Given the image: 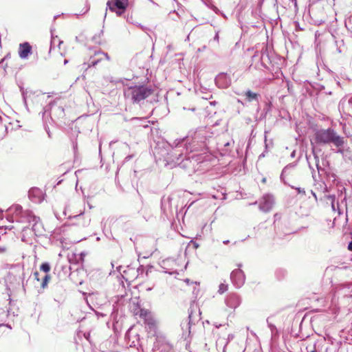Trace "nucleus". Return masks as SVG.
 Returning <instances> with one entry per match:
<instances>
[{"label":"nucleus","instance_id":"40","mask_svg":"<svg viewBox=\"0 0 352 352\" xmlns=\"http://www.w3.org/2000/svg\"><path fill=\"white\" fill-rule=\"evenodd\" d=\"M128 336H129V331L126 333L125 337H126V338H128Z\"/></svg>","mask_w":352,"mask_h":352},{"label":"nucleus","instance_id":"17","mask_svg":"<svg viewBox=\"0 0 352 352\" xmlns=\"http://www.w3.org/2000/svg\"><path fill=\"white\" fill-rule=\"evenodd\" d=\"M10 211L13 212L16 216L21 215L23 212L22 207L19 205H15L10 208Z\"/></svg>","mask_w":352,"mask_h":352},{"label":"nucleus","instance_id":"32","mask_svg":"<svg viewBox=\"0 0 352 352\" xmlns=\"http://www.w3.org/2000/svg\"><path fill=\"white\" fill-rule=\"evenodd\" d=\"M214 39L215 41H217V42L219 41V34H218V33H217V34H215V36H214Z\"/></svg>","mask_w":352,"mask_h":352},{"label":"nucleus","instance_id":"1","mask_svg":"<svg viewBox=\"0 0 352 352\" xmlns=\"http://www.w3.org/2000/svg\"><path fill=\"white\" fill-rule=\"evenodd\" d=\"M154 92L151 86L139 85L131 86L124 89V96L133 103L140 104Z\"/></svg>","mask_w":352,"mask_h":352},{"label":"nucleus","instance_id":"28","mask_svg":"<svg viewBox=\"0 0 352 352\" xmlns=\"http://www.w3.org/2000/svg\"><path fill=\"white\" fill-rule=\"evenodd\" d=\"M33 276H34V278H35L37 281H38V282H39V281L41 280V279H40V278H39V273H38V272H34Z\"/></svg>","mask_w":352,"mask_h":352},{"label":"nucleus","instance_id":"9","mask_svg":"<svg viewBox=\"0 0 352 352\" xmlns=\"http://www.w3.org/2000/svg\"><path fill=\"white\" fill-rule=\"evenodd\" d=\"M240 296L236 294H229L225 298L226 306L230 309H235L241 305Z\"/></svg>","mask_w":352,"mask_h":352},{"label":"nucleus","instance_id":"3","mask_svg":"<svg viewBox=\"0 0 352 352\" xmlns=\"http://www.w3.org/2000/svg\"><path fill=\"white\" fill-rule=\"evenodd\" d=\"M316 142L322 144H333L336 147L342 146L344 143L343 137L337 134L331 128L327 129H320L315 133Z\"/></svg>","mask_w":352,"mask_h":352},{"label":"nucleus","instance_id":"27","mask_svg":"<svg viewBox=\"0 0 352 352\" xmlns=\"http://www.w3.org/2000/svg\"><path fill=\"white\" fill-rule=\"evenodd\" d=\"M29 94L30 93L28 91H23V93H22L25 104H26L27 98L28 97Z\"/></svg>","mask_w":352,"mask_h":352},{"label":"nucleus","instance_id":"36","mask_svg":"<svg viewBox=\"0 0 352 352\" xmlns=\"http://www.w3.org/2000/svg\"><path fill=\"white\" fill-rule=\"evenodd\" d=\"M311 192L312 195L315 197V199H317V196H316V193L313 190H311Z\"/></svg>","mask_w":352,"mask_h":352},{"label":"nucleus","instance_id":"18","mask_svg":"<svg viewBox=\"0 0 352 352\" xmlns=\"http://www.w3.org/2000/svg\"><path fill=\"white\" fill-rule=\"evenodd\" d=\"M28 221L29 222H31V221H33L34 223L32 226V228L34 230H35V227L37 226V224H38V221H39V218L34 216L31 213H28Z\"/></svg>","mask_w":352,"mask_h":352},{"label":"nucleus","instance_id":"23","mask_svg":"<svg viewBox=\"0 0 352 352\" xmlns=\"http://www.w3.org/2000/svg\"><path fill=\"white\" fill-rule=\"evenodd\" d=\"M228 285L226 284H224V283H221L219 285V294H223L225 292H226L228 290Z\"/></svg>","mask_w":352,"mask_h":352},{"label":"nucleus","instance_id":"44","mask_svg":"<svg viewBox=\"0 0 352 352\" xmlns=\"http://www.w3.org/2000/svg\"><path fill=\"white\" fill-rule=\"evenodd\" d=\"M311 352H316V351L314 350V351H311Z\"/></svg>","mask_w":352,"mask_h":352},{"label":"nucleus","instance_id":"13","mask_svg":"<svg viewBox=\"0 0 352 352\" xmlns=\"http://www.w3.org/2000/svg\"><path fill=\"white\" fill-rule=\"evenodd\" d=\"M145 324V328L148 332V333L151 336H154L157 333V322L156 320L154 319L147 322Z\"/></svg>","mask_w":352,"mask_h":352},{"label":"nucleus","instance_id":"29","mask_svg":"<svg viewBox=\"0 0 352 352\" xmlns=\"http://www.w3.org/2000/svg\"><path fill=\"white\" fill-rule=\"evenodd\" d=\"M35 192H39V191L38 190H30L29 192V197L30 198H32V196L33 195L34 193Z\"/></svg>","mask_w":352,"mask_h":352},{"label":"nucleus","instance_id":"2","mask_svg":"<svg viewBox=\"0 0 352 352\" xmlns=\"http://www.w3.org/2000/svg\"><path fill=\"white\" fill-rule=\"evenodd\" d=\"M185 141L184 139L179 140V143L176 144L175 148L173 151V155L176 157L175 163L179 166L181 168H189V162H192V160L198 161L199 155H192L191 157L189 156V145H179L180 143H183Z\"/></svg>","mask_w":352,"mask_h":352},{"label":"nucleus","instance_id":"10","mask_svg":"<svg viewBox=\"0 0 352 352\" xmlns=\"http://www.w3.org/2000/svg\"><path fill=\"white\" fill-rule=\"evenodd\" d=\"M106 59L107 60H109V56L107 53H104L101 51H98L95 52L94 56H91L90 59L87 63L88 66L87 67H90L91 66L94 67L97 65L100 61L102 60Z\"/></svg>","mask_w":352,"mask_h":352},{"label":"nucleus","instance_id":"31","mask_svg":"<svg viewBox=\"0 0 352 352\" xmlns=\"http://www.w3.org/2000/svg\"><path fill=\"white\" fill-rule=\"evenodd\" d=\"M348 249H349L350 251H352V241L349 243V245H348Z\"/></svg>","mask_w":352,"mask_h":352},{"label":"nucleus","instance_id":"43","mask_svg":"<svg viewBox=\"0 0 352 352\" xmlns=\"http://www.w3.org/2000/svg\"><path fill=\"white\" fill-rule=\"evenodd\" d=\"M66 63H67V60H65V64H66Z\"/></svg>","mask_w":352,"mask_h":352},{"label":"nucleus","instance_id":"34","mask_svg":"<svg viewBox=\"0 0 352 352\" xmlns=\"http://www.w3.org/2000/svg\"><path fill=\"white\" fill-rule=\"evenodd\" d=\"M136 346L135 343L134 341H133L131 344H130V346L131 347H135Z\"/></svg>","mask_w":352,"mask_h":352},{"label":"nucleus","instance_id":"22","mask_svg":"<svg viewBox=\"0 0 352 352\" xmlns=\"http://www.w3.org/2000/svg\"><path fill=\"white\" fill-rule=\"evenodd\" d=\"M51 267L48 263H43L40 267V270L45 273L50 271Z\"/></svg>","mask_w":352,"mask_h":352},{"label":"nucleus","instance_id":"19","mask_svg":"<svg viewBox=\"0 0 352 352\" xmlns=\"http://www.w3.org/2000/svg\"><path fill=\"white\" fill-rule=\"evenodd\" d=\"M190 318H191V316L189 315V316H188L189 321H187V320H186L185 322H182L181 326H182V329L184 331H185L186 332H188V333L190 332L189 329H190Z\"/></svg>","mask_w":352,"mask_h":352},{"label":"nucleus","instance_id":"12","mask_svg":"<svg viewBox=\"0 0 352 352\" xmlns=\"http://www.w3.org/2000/svg\"><path fill=\"white\" fill-rule=\"evenodd\" d=\"M216 84L221 88L228 87L230 83V79H228L226 74H221L215 78Z\"/></svg>","mask_w":352,"mask_h":352},{"label":"nucleus","instance_id":"33","mask_svg":"<svg viewBox=\"0 0 352 352\" xmlns=\"http://www.w3.org/2000/svg\"><path fill=\"white\" fill-rule=\"evenodd\" d=\"M49 138H51V133L49 129H45Z\"/></svg>","mask_w":352,"mask_h":352},{"label":"nucleus","instance_id":"15","mask_svg":"<svg viewBox=\"0 0 352 352\" xmlns=\"http://www.w3.org/2000/svg\"><path fill=\"white\" fill-rule=\"evenodd\" d=\"M0 254L6 256H11L12 251L10 248L6 244L0 243Z\"/></svg>","mask_w":352,"mask_h":352},{"label":"nucleus","instance_id":"8","mask_svg":"<svg viewBox=\"0 0 352 352\" xmlns=\"http://www.w3.org/2000/svg\"><path fill=\"white\" fill-rule=\"evenodd\" d=\"M274 204V199L273 196L265 195L259 204V209L264 212H267L272 208Z\"/></svg>","mask_w":352,"mask_h":352},{"label":"nucleus","instance_id":"14","mask_svg":"<svg viewBox=\"0 0 352 352\" xmlns=\"http://www.w3.org/2000/svg\"><path fill=\"white\" fill-rule=\"evenodd\" d=\"M135 315L138 316L143 320H145L146 318L153 316L152 313L146 309H140V311L135 314Z\"/></svg>","mask_w":352,"mask_h":352},{"label":"nucleus","instance_id":"39","mask_svg":"<svg viewBox=\"0 0 352 352\" xmlns=\"http://www.w3.org/2000/svg\"><path fill=\"white\" fill-rule=\"evenodd\" d=\"M151 289H152V287H148V288L146 289V291H151Z\"/></svg>","mask_w":352,"mask_h":352},{"label":"nucleus","instance_id":"25","mask_svg":"<svg viewBox=\"0 0 352 352\" xmlns=\"http://www.w3.org/2000/svg\"><path fill=\"white\" fill-rule=\"evenodd\" d=\"M314 158L316 160V166L317 167L318 171L320 173V170H323L319 166V158L316 155H314Z\"/></svg>","mask_w":352,"mask_h":352},{"label":"nucleus","instance_id":"41","mask_svg":"<svg viewBox=\"0 0 352 352\" xmlns=\"http://www.w3.org/2000/svg\"><path fill=\"white\" fill-rule=\"evenodd\" d=\"M349 102H350V103H352V98H351V99L349 100Z\"/></svg>","mask_w":352,"mask_h":352},{"label":"nucleus","instance_id":"6","mask_svg":"<svg viewBox=\"0 0 352 352\" xmlns=\"http://www.w3.org/2000/svg\"><path fill=\"white\" fill-rule=\"evenodd\" d=\"M253 62H259L261 65L265 68L270 62V56L267 46H263L261 51H256L252 56Z\"/></svg>","mask_w":352,"mask_h":352},{"label":"nucleus","instance_id":"37","mask_svg":"<svg viewBox=\"0 0 352 352\" xmlns=\"http://www.w3.org/2000/svg\"><path fill=\"white\" fill-rule=\"evenodd\" d=\"M213 10L216 13H217V12L219 11V10L216 7H214Z\"/></svg>","mask_w":352,"mask_h":352},{"label":"nucleus","instance_id":"7","mask_svg":"<svg viewBox=\"0 0 352 352\" xmlns=\"http://www.w3.org/2000/svg\"><path fill=\"white\" fill-rule=\"evenodd\" d=\"M208 132L205 129H201L197 131L192 137L193 147L195 146V143H201L200 148L206 146V140L208 139Z\"/></svg>","mask_w":352,"mask_h":352},{"label":"nucleus","instance_id":"26","mask_svg":"<svg viewBox=\"0 0 352 352\" xmlns=\"http://www.w3.org/2000/svg\"><path fill=\"white\" fill-rule=\"evenodd\" d=\"M267 322L268 324V327H270L271 331L273 333L275 330H276V328L275 327V325H274L273 324L270 323L269 322V320L267 319Z\"/></svg>","mask_w":352,"mask_h":352},{"label":"nucleus","instance_id":"35","mask_svg":"<svg viewBox=\"0 0 352 352\" xmlns=\"http://www.w3.org/2000/svg\"><path fill=\"white\" fill-rule=\"evenodd\" d=\"M331 207L333 210H335V204H334V199L332 201L331 203Z\"/></svg>","mask_w":352,"mask_h":352},{"label":"nucleus","instance_id":"16","mask_svg":"<svg viewBox=\"0 0 352 352\" xmlns=\"http://www.w3.org/2000/svg\"><path fill=\"white\" fill-rule=\"evenodd\" d=\"M248 102H252L253 100H258V94L254 92H252L250 90H248L244 94Z\"/></svg>","mask_w":352,"mask_h":352},{"label":"nucleus","instance_id":"30","mask_svg":"<svg viewBox=\"0 0 352 352\" xmlns=\"http://www.w3.org/2000/svg\"><path fill=\"white\" fill-rule=\"evenodd\" d=\"M153 319H154L153 316H151V317H150V318H146L145 320H144V323L145 324V323H146L147 322H148V321H150V320H153Z\"/></svg>","mask_w":352,"mask_h":352},{"label":"nucleus","instance_id":"5","mask_svg":"<svg viewBox=\"0 0 352 352\" xmlns=\"http://www.w3.org/2000/svg\"><path fill=\"white\" fill-rule=\"evenodd\" d=\"M238 269L234 270L230 274V279L234 285L237 287H241L245 283V276L244 272L240 269L242 267L241 263L237 264Z\"/></svg>","mask_w":352,"mask_h":352},{"label":"nucleus","instance_id":"38","mask_svg":"<svg viewBox=\"0 0 352 352\" xmlns=\"http://www.w3.org/2000/svg\"><path fill=\"white\" fill-rule=\"evenodd\" d=\"M224 244H228L229 243V241L228 240H226V241H223V242Z\"/></svg>","mask_w":352,"mask_h":352},{"label":"nucleus","instance_id":"11","mask_svg":"<svg viewBox=\"0 0 352 352\" xmlns=\"http://www.w3.org/2000/svg\"><path fill=\"white\" fill-rule=\"evenodd\" d=\"M32 53L31 45L25 42L19 45V55L22 59H25Z\"/></svg>","mask_w":352,"mask_h":352},{"label":"nucleus","instance_id":"20","mask_svg":"<svg viewBox=\"0 0 352 352\" xmlns=\"http://www.w3.org/2000/svg\"><path fill=\"white\" fill-rule=\"evenodd\" d=\"M338 151L337 153L341 154L342 156H346V153L349 151V147H345L344 144L342 146L337 147Z\"/></svg>","mask_w":352,"mask_h":352},{"label":"nucleus","instance_id":"24","mask_svg":"<svg viewBox=\"0 0 352 352\" xmlns=\"http://www.w3.org/2000/svg\"><path fill=\"white\" fill-rule=\"evenodd\" d=\"M292 188H295L298 194H302V195H305V190L304 188H302L300 187L295 188L294 186H292Z\"/></svg>","mask_w":352,"mask_h":352},{"label":"nucleus","instance_id":"42","mask_svg":"<svg viewBox=\"0 0 352 352\" xmlns=\"http://www.w3.org/2000/svg\"><path fill=\"white\" fill-rule=\"evenodd\" d=\"M89 208H92L91 205H90V204H89Z\"/></svg>","mask_w":352,"mask_h":352},{"label":"nucleus","instance_id":"21","mask_svg":"<svg viewBox=\"0 0 352 352\" xmlns=\"http://www.w3.org/2000/svg\"><path fill=\"white\" fill-rule=\"evenodd\" d=\"M50 280V276L48 274L45 275L44 277L42 278V281L41 283V288L45 289L47 286V284H48V282Z\"/></svg>","mask_w":352,"mask_h":352},{"label":"nucleus","instance_id":"4","mask_svg":"<svg viewBox=\"0 0 352 352\" xmlns=\"http://www.w3.org/2000/svg\"><path fill=\"white\" fill-rule=\"evenodd\" d=\"M127 5L128 0H108L107 3V8L112 12H116L118 16L124 12Z\"/></svg>","mask_w":352,"mask_h":352}]
</instances>
